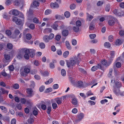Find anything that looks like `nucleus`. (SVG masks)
<instances>
[{"instance_id":"obj_63","label":"nucleus","mask_w":124,"mask_h":124,"mask_svg":"<svg viewBox=\"0 0 124 124\" xmlns=\"http://www.w3.org/2000/svg\"><path fill=\"white\" fill-rule=\"evenodd\" d=\"M45 87L44 86H40L39 88V91L40 92H42L44 89Z\"/></svg>"},{"instance_id":"obj_14","label":"nucleus","mask_w":124,"mask_h":124,"mask_svg":"<svg viewBox=\"0 0 124 124\" xmlns=\"http://www.w3.org/2000/svg\"><path fill=\"white\" fill-rule=\"evenodd\" d=\"M69 33L68 31L66 30H63L62 32V35L64 37H66L68 35Z\"/></svg>"},{"instance_id":"obj_34","label":"nucleus","mask_w":124,"mask_h":124,"mask_svg":"<svg viewBox=\"0 0 124 124\" xmlns=\"http://www.w3.org/2000/svg\"><path fill=\"white\" fill-rule=\"evenodd\" d=\"M73 30L75 32H77L79 31V27L76 25L73 28Z\"/></svg>"},{"instance_id":"obj_41","label":"nucleus","mask_w":124,"mask_h":124,"mask_svg":"<svg viewBox=\"0 0 124 124\" xmlns=\"http://www.w3.org/2000/svg\"><path fill=\"white\" fill-rule=\"evenodd\" d=\"M52 106L53 109H56L58 106L57 104L55 103H52Z\"/></svg>"},{"instance_id":"obj_32","label":"nucleus","mask_w":124,"mask_h":124,"mask_svg":"<svg viewBox=\"0 0 124 124\" xmlns=\"http://www.w3.org/2000/svg\"><path fill=\"white\" fill-rule=\"evenodd\" d=\"M0 90H1L3 94H5V93L8 94V91L2 88H1L0 89Z\"/></svg>"},{"instance_id":"obj_27","label":"nucleus","mask_w":124,"mask_h":124,"mask_svg":"<svg viewBox=\"0 0 124 124\" xmlns=\"http://www.w3.org/2000/svg\"><path fill=\"white\" fill-rule=\"evenodd\" d=\"M115 23L113 19L110 20L108 22V24L110 26L113 25Z\"/></svg>"},{"instance_id":"obj_33","label":"nucleus","mask_w":124,"mask_h":124,"mask_svg":"<svg viewBox=\"0 0 124 124\" xmlns=\"http://www.w3.org/2000/svg\"><path fill=\"white\" fill-rule=\"evenodd\" d=\"M64 14L65 16L67 18L69 17L70 15V13L68 11H66Z\"/></svg>"},{"instance_id":"obj_20","label":"nucleus","mask_w":124,"mask_h":124,"mask_svg":"<svg viewBox=\"0 0 124 124\" xmlns=\"http://www.w3.org/2000/svg\"><path fill=\"white\" fill-rule=\"evenodd\" d=\"M66 46L67 48L69 50H71V47L70 45L69 41H66L65 42Z\"/></svg>"},{"instance_id":"obj_5","label":"nucleus","mask_w":124,"mask_h":124,"mask_svg":"<svg viewBox=\"0 0 124 124\" xmlns=\"http://www.w3.org/2000/svg\"><path fill=\"white\" fill-rule=\"evenodd\" d=\"M22 50L25 53L24 55V58L28 60L29 59L30 57L29 55V49L24 48Z\"/></svg>"},{"instance_id":"obj_7","label":"nucleus","mask_w":124,"mask_h":124,"mask_svg":"<svg viewBox=\"0 0 124 124\" xmlns=\"http://www.w3.org/2000/svg\"><path fill=\"white\" fill-rule=\"evenodd\" d=\"M26 92L27 94L28 97L31 98L34 95L33 90L31 88H27L26 89Z\"/></svg>"},{"instance_id":"obj_4","label":"nucleus","mask_w":124,"mask_h":124,"mask_svg":"<svg viewBox=\"0 0 124 124\" xmlns=\"http://www.w3.org/2000/svg\"><path fill=\"white\" fill-rule=\"evenodd\" d=\"M73 85L79 88L83 87L84 86L83 82L81 80L75 82V84Z\"/></svg>"},{"instance_id":"obj_25","label":"nucleus","mask_w":124,"mask_h":124,"mask_svg":"<svg viewBox=\"0 0 124 124\" xmlns=\"http://www.w3.org/2000/svg\"><path fill=\"white\" fill-rule=\"evenodd\" d=\"M4 57L5 59L7 60H9L10 58V55L7 53H6L4 54Z\"/></svg>"},{"instance_id":"obj_58","label":"nucleus","mask_w":124,"mask_h":124,"mask_svg":"<svg viewBox=\"0 0 124 124\" xmlns=\"http://www.w3.org/2000/svg\"><path fill=\"white\" fill-rule=\"evenodd\" d=\"M89 36L91 39H93L96 37V35L95 34H90Z\"/></svg>"},{"instance_id":"obj_19","label":"nucleus","mask_w":124,"mask_h":124,"mask_svg":"<svg viewBox=\"0 0 124 124\" xmlns=\"http://www.w3.org/2000/svg\"><path fill=\"white\" fill-rule=\"evenodd\" d=\"M101 64H102L103 65L105 66L106 67L108 66V62L105 59L101 61Z\"/></svg>"},{"instance_id":"obj_48","label":"nucleus","mask_w":124,"mask_h":124,"mask_svg":"<svg viewBox=\"0 0 124 124\" xmlns=\"http://www.w3.org/2000/svg\"><path fill=\"white\" fill-rule=\"evenodd\" d=\"M51 107L50 106H49L47 107V113L49 114L51 111Z\"/></svg>"},{"instance_id":"obj_56","label":"nucleus","mask_w":124,"mask_h":124,"mask_svg":"<svg viewBox=\"0 0 124 124\" xmlns=\"http://www.w3.org/2000/svg\"><path fill=\"white\" fill-rule=\"evenodd\" d=\"M50 68L51 69H53L55 67L54 65L52 62H51L49 64Z\"/></svg>"},{"instance_id":"obj_42","label":"nucleus","mask_w":124,"mask_h":124,"mask_svg":"<svg viewBox=\"0 0 124 124\" xmlns=\"http://www.w3.org/2000/svg\"><path fill=\"white\" fill-rule=\"evenodd\" d=\"M31 38L32 36L30 34L28 33L26 34V38L27 39L30 40L31 39Z\"/></svg>"},{"instance_id":"obj_26","label":"nucleus","mask_w":124,"mask_h":124,"mask_svg":"<svg viewBox=\"0 0 124 124\" xmlns=\"http://www.w3.org/2000/svg\"><path fill=\"white\" fill-rule=\"evenodd\" d=\"M6 38L4 37L3 35L0 34V40L4 41H6Z\"/></svg>"},{"instance_id":"obj_8","label":"nucleus","mask_w":124,"mask_h":124,"mask_svg":"<svg viewBox=\"0 0 124 124\" xmlns=\"http://www.w3.org/2000/svg\"><path fill=\"white\" fill-rule=\"evenodd\" d=\"M9 13L10 14H11L12 13L13 15L17 16L19 14V12L18 10L15 9L10 11Z\"/></svg>"},{"instance_id":"obj_45","label":"nucleus","mask_w":124,"mask_h":124,"mask_svg":"<svg viewBox=\"0 0 124 124\" xmlns=\"http://www.w3.org/2000/svg\"><path fill=\"white\" fill-rule=\"evenodd\" d=\"M61 72V74L63 76H65L66 75V72L65 70L64 69H62Z\"/></svg>"},{"instance_id":"obj_10","label":"nucleus","mask_w":124,"mask_h":124,"mask_svg":"<svg viewBox=\"0 0 124 124\" xmlns=\"http://www.w3.org/2000/svg\"><path fill=\"white\" fill-rule=\"evenodd\" d=\"M59 22H58L56 21L54 23L52 26V27L55 30H56L57 29V27L59 25Z\"/></svg>"},{"instance_id":"obj_13","label":"nucleus","mask_w":124,"mask_h":124,"mask_svg":"<svg viewBox=\"0 0 124 124\" xmlns=\"http://www.w3.org/2000/svg\"><path fill=\"white\" fill-rule=\"evenodd\" d=\"M55 101L58 105H59L62 102V97L57 98L55 99Z\"/></svg>"},{"instance_id":"obj_1","label":"nucleus","mask_w":124,"mask_h":124,"mask_svg":"<svg viewBox=\"0 0 124 124\" xmlns=\"http://www.w3.org/2000/svg\"><path fill=\"white\" fill-rule=\"evenodd\" d=\"M81 55L79 53L78 54L77 57L75 56L74 58V60L71 59L69 61L66 60V63L67 66L69 68L75 66L76 64L78 65L81 61V59L80 57V56Z\"/></svg>"},{"instance_id":"obj_21","label":"nucleus","mask_w":124,"mask_h":124,"mask_svg":"<svg viewBox=\"0 0 124 124\" xmlns=\"http://www.w3.org/2000/svg\"><path fill=\"white\" fill-rule=\"evenodd\" d=\"M33 7L32 5H31L28 11V13L30 15H33V9H32V8Z\"/></svg>"},{"instance_id":"obj_49","label":"nucleus","mask_w":124,"mask_h":124,"mask_svg":"<svg viewBox=\"0 0 124 124\" xmlns=\"http://www.w3.org/2000/svg\"><path fill=\"white\" fill-rule=\"evenodd\" d=\"M6 33L8 36H10L12 34V32L10 30H7L6 31Z\"/></svg>"},{"instance_id":"obj_52","label":"nucleus","mask_w":124,"mask_h":124,"mask_svg":"<svg viewBox=\"0 0 124 124\" xmlns=\"http://www.w3.org/2000/svg\"><path fill=\"white\" fill-rule=\"evenodd\" d=\"M76 25L78 26H80L81 25V22L79 20L77 21L76 23Z\"/></svg>"},{"instance_id":"obj_38","label":"nucleus","mask_w":124,"mask_h":124,"mask_svg":"<svg viewBox=\"0 0 124 124\" xmlns=\"http://www.w3.org/2000/svg\"><path fill=\"white\" fill-rule=\"evenodd\" d=\"M76 5L74 4H71L70 6V9L73 10L74 9L76 8Z\"/></svg>"},{"instance_id":"obj_18","label":"nucleus","mask_w":124,"mask_h":124,"mask_svg":"<svg viewBox=\"0 0 124 124\" xmlns=\"http://www.w3.org/2000/svg\"><path fill=\"white\" fill-rule=\"evenodd\" d=\"M44 41L46 42H49L50 39L47 35H45L43 37V39Z\"/></svg>"},{"instance_id":"obj_6","label":"nucleus","mask_w":124,"mask_h":124,"mask_svg":"<svg viewBox=\"0 0 124 124\" xmlns=\"http://www.w3.org/2000/svg\"><path fill=\"white\" fill-rule=\"evenodd\" d=\"M102 68V65L100 63H98L96 65L93 66L91 68V70L92 71H94L100 68L101 69Z\"/></svg>"},{"instance_id":"obj_22","label":"nucleus","mask_w":124,"mask_h":124,"mask_svg":"<svg viewBox=\"0 0 124 124\" xmlns=\"http://www.w3.org/2000/svg\"><path fill=\"white\" fill-rule=\"evenodd\" d=\"M122 42L120 39H117L115 42V44L117 46H119L122 44Z\"/></svg>"},{"instance_id":"obj_44","label":"nucleus","mask_w":124,"mask_h":124,"mask_svg":"<svg viewBox=\"0 0 124 124\" xmlns=\"http://www.w3.org/2000/svg\"><path fill=\"white\" fill-rule=\"evenodd\" d=\"M121 65V63L119 62H117L115 64V66L117 68H119Z\"/></svg>"},{"instance_id":"obj_55","label":"nucleus","mask_w":124,"mask_h":124,"mask_svg":"<svg viewBox=\"0 0 124 124\" xmlns=\"http://www.w3.org/2000/svg\"><path fill=\"white\" fill-rule=\"evenodd\" d=\"M52 90V88L50 87L47 88L45 92L46 93H49L51 92Z\"/></svg>"},{"instance_id":"obj_62","label":"nucleus","mask_w":124,"mask_h":124,"mask_svg":"<svg viewBox=\"0 0 124 124\" xmlns=\"http://www.w3.org/2000/svg\"><path fill=\"white\" fill-rule=\"evenodd\" d=\"M72 43L73 45L75 46L77 45V41L75 39H73L72 41Z\"/></svg>"},{"instance_id":"obj_12","label":"nucleus","mask_w":124,"mask_h":124,"mask_svg":"<svg viewBox=\"0 0 124 124\" xmlns=\"http://www.w3.org/2000/svg\"><path fill=\"white\" fill-rule=\"evenodd\" d=\"M29 53L30 56L31 58H33L35 55L34 50L31 49H29Z\"/></svg>"},{"instance_id":"obj_17","label":"nucleus","mask_w":124,"mask_h":124,"mask_svg":"<svg viewBox=\"0 0 124 124\" xmlns=\"http://www.w3.org/2000/svg\"><path fill=\"white\" fill-rule=\"evenodd\" d=\"M116 88H119L121 86V84L120 82L116 81L115 83V86Z\"/></svg>"},{"instance_id":"obj_43","label":"nucleus","mask_w":124,"mask_h":124,"mask_svg":"<svg viewBox=\"0 0 124 124\" xmlns=\"http://www.w3.org/2000/svg\"><path fill=\"white\" fill-rule=\"evenodd\" d=\"M37 73V70L36 69L32 70L31 71L30 73L32 75H34Z\"/></svg>"},{"instance_id":"obj_15","label":"nucleus","mask_w":124,"mask_h":124,"mask_svg":"<svg viewBox=\"0 0 124 124\" xmlns=\"http://www.w3.org/2000/svg\"><path fill=\"white\" fill-rule=\"evenodd\" d=\"M0 108L1 109L3 112L6 113L7 112V108L3 106H0Z\"/></svg>"},{"instance_id":"obj_36","label":"nucleus","mask_w":124,"mask_h":124,"mask_svg":"<svg viewBox=\"0 0 124 124\" xmlns=\"http://www.w3.org/2000/svg\"><path fill=\"white\" fill-rule=\"evenodd\" d=\"M52 13V11L50 9H47L45 12V14L46 15H48L51 14Z\"/></svg>"},{"instance_id":"obj_53","label":"nucleus","mask_w":124,"mask_h":124,"mask_svg":"<svg viewBox=\"0 0 124 124\" xmlns=\"http://www.w3.org/2000/svg\"><path fill=\"white\" fill-rule=\"evenodd\" d=\"M50 39H52L54 37V35L53 33L50 34L48 36Z\"/></svg>"},{"instance_id":"obj_35","label":"nucleus","mask_w":124,"mask_h":124,"mask_svg":"<svg viewBox=\"0 0 124 124\" xmlns=\"http://www.w3.org/2000/svg\"><path fill=\"white\" fill-rule=\"evenodd\" d=\"M13 88L15 89H18L19 88V85L17 83H16L14 84L13 85Z\"/></svg>"},{"instance_id":"obj_9","label":"nucleus","mask_w":124,"mask_h":124,"mask_svg":"<svg viewBox=\"0 0 124 124\" xmlns=\"http://www.w3.org/2000/svg\"><path fill=\"white\" fill-rule=\"evenodd\" d=\"M119 88H117L114 86H113V92L116 95H119L120 93Z\"/></svg>"},{"instance_id":"obj_46","label":"nucleus","mask_w":124,"mask_h":124,"mask_svg":"<svg viewBox=\"0 0 124 124\" xmlns=\"http://www.w3.org/2000/svg\"><path fill=\"white\" fill-rule=\"evenodd\" d=\"M33 21L36 23H39V20L37 17H34L33 19Z\"/></svg>"},{"instance_id":"obj_16","label":"nucleus","mask_w":124,"mask_h":124,"mask_svg":"<svg viewBox=\"0 0 124 124\" xmlns=\"http://www.w3.org/2000/svg\"><path fill=\"white\" fill-rule=\"evenodd\" d=\"M87 19L90 21H91L93 18V17L90 15L88 13H86Z\"/></svg>"},{"instance_id":"obj_57","label":"nucleus","mask_w":124,"mask_h":124,"mask_svg":"<svg viewBox=\"0 0 124 124\" xmlns=\"http://www.w3.org/2000/svg\"><path fill=\"white\" fill-rule=\"evenodd\" d=\"M34 63L35 65L37 66H39V62L36 60L34 61Z\"/></svg>"},{"instance_id":"obj_61","label":"nucleus","mask_w":124,"mask_h":124,"mask_svg":"<svg viewBox=\"0 0 124 124\" xmlns=\"http://www.w3.org/2000/svg\"><path fill=\"white\" fill-rule=\"evenodd\" d=\"M61 38V36L60 35H57L55 36L56 40L57 41H59L60 40Z\"/></svg>"},{"instance_id":"obj_51","label":"nucleus","mask_w":124,"mask_h":124,"mask_svg":"<svg viewBox=\"0 0 124 124\" xmlns=\"http://www.w3.org/2000/svg\"><path fill=\"white\" fill-rule=\"evenodd\" d=\"M113 36L112 35H110L108 37V40L109 41L112 42L113 41Z\"/></svg>"},{"instance_id":"obj_37","label":"nucleus","mask_w":124,"mask_h":124,"mask_svg":"<svg viewBox=\"0 0 124 124\" xmlns=\"http://www.w3.org/2000/svg\"><path fill=\"white\" fill-rule=\"evenodd\" d=\"M69 54V52L68 51H66L63 54V56L65 58L67 57Z\"/></svg>"},{"instance_id":"obj_59","label":"nucleus","mask_w":124,"mask_h":124,"mask_svg":"<svg viewBox=\"0 0 124 124\" xmlns=\"http://www.w3.org/2000/svg\"><path fill=\"white\" fill-rule=\"evenodd\" d=\"M24 71L26 72L28 74L30 72V70L29 68L26 67L24 69Z\"/></svg>"},{"instance_id":"obj_3","label":"nucleus","mask_w":124,"mask_h":124,"mask_svg":"<svg viewBox=\"0 0 124 124\" xmlns=\"http://www.w3.org/2000/svg\"><path fill=\"white\" fill-rule=\"evenodd\" d=\"M12 21L15 22L16 24L18 25H21L22 24V20L18 19L17 17L16 16H13L12 18Z\"/></svg>"},{"instance_id":"obj_23","label":"nucleus","mask_w":124,"mask_h":124,"mask_svg":"<svg viewBox=\"0 0 124 124\" xmlns=\"http://www.w3.org/2000/svg\"><path fill=\"white\" fill-rule=\"evenodd\" d=\"M69 79L71 83L74 85L75 84V80H73L74 78L73 77H70L69 78Z\"/></svg>"},{"instance_id":"obj_24","label":"nucleus","mask_w":124,"mask_h":124,"mask_svg":"<svg viewBox=\"0 0 124 124\" xmlns=\"http://www.w3.org/2000/svg\"><path fill=\"white\" fill-rule=\"evenodd\" d=\"M77 100L76 99L73 98L72 99L71 103L73 104L76 105V106L77 104Z\"/></svg>"},{"instance_id":"obj_29","label":"nucleus","mask_w":124,"mask_h":124,"mask_svg":"<svg viewBox=\"0 0 124 124\" xmlns=\"http://www.w3.org/2000/svg\"><path fill=\"white\" fill-rule=\"evenodd\" d=\"M3 17L4 18L8 19L10 18V16L9 15H8L7 14L5 13L4 14L3 16Z\"/></svg>"},{"instance_id":"obj_64","label":"nucleus","mask_w":124,"mask_h":124,"mask_svg":"<svg viewBox=\"0 0 124 124\" xmlns=\"http://www.w3.org/2000/svg\"><path fill=\"white\" fill-rule=\"evenodd\" d=\"M16 119L15 118L13 119L11 122V124H16Z\"/></svg>"},{"instance_id":"obj_11","label":"nucleus","mask_w":124,"mask_h":124,"mask_svg":"<svg viewBox=\"0 0 124 124\" xmlns=\"http://www.w3.org/2000/svg\"><path fill=\"white\" fill-rule=\"evenodd\" d=\"M50 6L52 8H57L59 7V5L56 2L54 3H51L50 4Z\"/></svg>"},{"instance_id":"obj_50","label":"nucleus","mask_w":124,"mask_h":124,"mask_svg":"<svg viewBox=\"0 0 124 124\" xmlns=\"http://www.w3.org/2000/svg\"><path fill=\"white\" fill-rule=\"evenodd\" d=\"M9 69L10 71H13L14 69L13 65H11L9 66Z\"/></svg>"},{"instance_id":"obj_47","label":"nucleus","mask_w":124,"mask_h":124,"mask_svg":"<svg viewBox=\"0 0 124 124\" xmlns=\"http://www.w3.org/2000/svg\"><path fill=\"white\" fill-rule=\"evenodd\" d=\"M33 5L35 7L39 6V3L36 1H34L33 3Z\"/></svg>"},{"instance_id":"obj_40","label":"nucleus","mask_w":124,"mask_h":124,"mask_svg":"<svg viewBox=\"0 0 124 124\" xmlns=\"http://www.w3.org/2000/svg\"><path fill=\"white\" fill-rule=\"evenodd\" d=\"M7 47L8 49H11L13 48V45L11 43H8L7 44Z\"/></svg>"},{"instance_id":"obj_31","label":"nucleus","mask_w":124,"mask_h":124,"mask_svg":"<svg viewBox=\"0 0 124 124\" xmlns=\"http://www.w3.org/2000/svg\"><path fill=\"white\" fill-rule=\"evenodd\" d=\"M53 81V79L51 78H49L48 80L45 82V83L46 85H48L52 83Z\"/></svg>"},{"instance_id":"obj_2","label":"nucleus","mask_w":124,"mask_h":124,"mask_svg":"<svg viewBox=\"0 0 124 124\" xmlns=\"http://www.w3.org/2000/svg\"><path fill=\"white\" fill-rule=\"evenodd\" d=\"M84 115L82 113L78 114L77 115V119L74 120L75 123H77L80 122L84 117Z\"/></svg>"},{"instance_id":"obj_54","label":"nucleus","mask_w":124,"mask_h":124,"mask_svg":"<svg viewBox=\"0 0 124 124\" xmlns=\"http://www.w3.org/2000/svg\"><path fill=\"white\" fill-rule=\"evenodd\" d=\"M16 116H19L20 117H21L23 116V114L21 112H17L16 113Z\"/></svg>"},{"instance_id":"obj_28","label":"nucleus","mask_w":124,"mask_h":124,"mask_svg":"<svg viewBox=\"0 0 124 124\" xmlns=\"http://www.w3.org/2000/svg\"><path fill=\"white\" fill-rule=\"evenodd\" d=\"M104 46L105 47L109 48L110 47L111 44L109 42H106L104 43Z\"/></svg>"},{"instance_id":"obj_60","label":"nucleus","mask_w":124,"mask_h":124,"mask_svg":"<svg viewBox=\"0 0 124 124\" xmlns=\"http://www.w3.org/2000/svg\"><path fill=\"white\" fill-rule=\"evenodd\" d=\"M29 27L31 29L33 30L35 28V26L33 24L31 23L30 24Z\"/></svg>"},{"instance_id":"obj_39","label":"nucleus","mask_w":124,"mask_h":124,"mask_svg":"<svg viewBox=\"0 0 124 124\" xmlns=\"http://www.w3.org/2000/svg\"><path fill=\"white\" fill-rule=\"evenodd\" d=\"M45 46V45L43 43L41 42L39 44V46L41 49L44 48Z\"/></svg>"},{"instance_id":"obj_30","label":"nucleus","mask_w":124,"mask_h":124,"mask_svg":"<svg viewBox=\"0 0 124 124\" xmlns=\"http://www.w3.org/2000/svg\"><path fill=\"white\" fill-rule=\"evenodd\" d=\"M111 8V6L109 4H108L106 5L105 10L106 11L108 12Z\"/></svg>"}]
</instances>
